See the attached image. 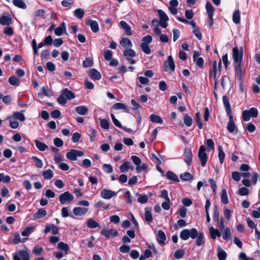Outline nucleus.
Wrapping results in <instances>:
<instances>
[{
	"instance_id": "nucleus-2",
	"label": "nucleus",
	"mask_w": 260,
	"mask_h": 260,
	"mask_svg": "<svg viewBox=\"0 0 260 260\" xmlns=\"http://www.w3.org/2000/svg\"><path fill=\"white\" fill-rule=\"evenodd\" d=\"M13 260H30L29 250L25 247V250H18L13 254Z\"/></svg>"
},
{
	"instance_id": "nucleus-9",
	"label": "nucleus",
	"mask_w": 260,
	"mask_h": 260,
	"mask_svg": "<svg viewBox=\"0 0 260 260\" xmlns=\"http://www.w3.org/2000/svg\"><path fill=\"white\" fill-rule=\"evenodd\" d=\"M184 161L188 166H190L192 158L191 150L190 148H185L184 151Z\"/></svg>"
},
{
	"instance_id": "nucleus-14",
	"label": "nucleus",
	"mask_w": 260,
	"mask_h": 260,
	"mask_svg": "<svg viewBox=\"0 0 260 260\" xmlns=\"http://www.w3.org/2000/svg\"><path fill=\"white\" fill-rule=\"evenodd\" d=\"M68 35L66 31V25L64 22H62L60 26L57 27L54 30L55 34L57 36H60L62 35L63 32Z\"/></svg>"
},
{
	"instance_id": "nucleus-62",
	"label": "nucleus",
	"mask_w": 260,
	"mask_h": 260,
	"mask_svg": "<svg viewBox=\"0 0 260 260\" xmlns=\"http://www.w3.org/2000/svg\"><path fill=\"white\" fill-rule=\"evenodd\" d=\"M8 119H10V126L13 129H16L18 127L19 123L17 121H13L11 119V117L7 118Z\"/></svg>"
},
{
	"instance_id": "nucleus-42",
	"label": "nucleus",
	"mask_w": 260,
	"mask_h": 260,
	"mask_svg": "<svg viewBox=\"0 0 260 260\" xmlns=\"http://www.w3.org/2000/svg\"><path fill=\"white\" fill-rule=\"evenodd\" d=\"M218 158L219 159V161L221 164H222L224 161V158L225 156V153L223 151L222 147L221 146H219L218 147Z\"/></svg>"
},
{
	"instance_id": "nucleus-48",
	"label": "nucleus",
	"mask_w": 260,
	"mask_h": 260,
	"mask_svg": "<svg viewBox=\"0 0 260 260\" xmlns=\"http://www.w3.org/2000/svg\"><path fill=\"white\" fill-rule=\"evenodd\" d=\"M57 247L59 249H60L63 251H64L66 253L70 249L69 245L67 244L64 243L63 242H59L57 245Z\"/></svg>"
},
{
	"instance_id": "nucleus-12",
	"label": "nucleus",
	"mask_w": 260,
	"mask_h": 260,
	"mask_svg": "<svg viewBox=\"0 0 260 260\" xmlns=\"http://www.w3.org/2000/svg\"><path fill=\"white\" fill-rule=\"evenodd\" d=\"M220 70L217 67V62L216 60L213 61V69L210 70L209 72V76L210 77H213L215 81H216L217 78L216 76L218 73H220Z\"/></svg>"
},
{
	"instance_id": "nucleus-49",
	"label": "nucleus",
	"mask_w": 260,
	"mask_h": 260,
	"mask_svg": "<svg viewBox=\"0 0 260 260\" xmlns=\"http://www.w3.org/2000/svg\"><path fill=\"white\" fill-rule=\"evenodd\" d=\"M113 108L115 110H119V109H124L125 110H127V107L123 103H117L113 105Z\"/></svg>"
},
{
	"instance_id": "nucleus-56",
	"label": "nucleus",
	"mask_w": 260,
	"mask_h": 260,
	"mask_svg": "<svg viewBox=\"0 0 260 260\" xmlns=\"http://www.w3.org/2000/svg\"><path fill=\"white\" fill-rule=\"evenodd\" d=\"M184 123L187 126H190L191 125L192 123V119L190 116H189L187 115H184Z\"/></svg>"
},
{
	"instance_id": "nucleus-1",
	"label": "nucleus",
	"mask_w": 260,
	"mask_h": 260,
	"mask_svg": "<svg viewBox=\"0 0 260 260\" xmlns=\"http://www.w3.org/2000/svg\"><path fill=\"white\" fill-rule=\"evenodd\" d=\"M197 236V230L195 228L184 229L180 233V237L183 240H187L190 237L195 239Z\"/></svg>"
},
{
	"instance_id": "nucleus-28",
	"label": "nucleus",
	"mask_w": 260,
	"mask_h": 260,
	"mask_svg": "<svg viewBox=\"0 0 260 260\" xmlns=\"http://www.w3.org/2000/svg\"><path fill=\"white\" fill-rule=\"evenodd\" d=\"M197 235L196 243L198 246H201L204 244V234L197 231Z\"/></svg>"
},
{
	"instance_id": "nucleus-52",
	"label": "nucleus",
	"mask_w": 260,
	"mask_h": 260,
	"mask_svg": "<svg viewBox=\"0 0 260 260\" xmlns=\"http://www.w3.org/2000/svg\"><path fill=\"white\" fill-rule=\"evenodd\" d=\"M206 144L208 147V151H210L214 149V143L211 139H207L206 142Z\"/></svg>"
},
{
	"instance_id": "nucleus-13",
	"label": "nucleus",
	"mask_w": 260,
	"mask_h": 260,
	"mask_svg": "<svg viewBox=\"0 0 260 260\" xmlns=\"http://www.w3.org/2000/svg\"><path fill=\"white\" fill-rule=\"evenodd\" d=\"M164 66L166 68V71H167V69L169 68L172 71H174L175 65L173 58L171 55L168 57L167 60L164 63Z\"/></svg>"
},
{
	"instance_id": "nucleus-20",
	"label": "nucleus",
	"mask_w": 260,
	"mask_h": 260,
	"mask_svg": "<svg viewBox=\"0 0 260 260\" xmlns=\"http://www.w3.org/2000/svg\"><path fill=\"white\" fill-rule=\"evenodd\" d=\"M157 242L160 244H165L166 240V236L165 233L162 230H159L157 232Z\"/></svg>"
},
{
	"instance_id": "nucleus-22",
	"label": "nucleus",
	"mask_w": 260,
	"mask_h": 260,
	"mask_svg": "<svg viewBox=\"0 0 260 260\" xmlns=\"http://www.w3.org/2000/svg\"><path fill=\"white\" fill-rule=\"evenodd\" d=\"M206 9L207 10V13L208 15L209 18H211V17H213L214 13L215 12V9L212 6L211 4L207 2L206 4Z\"/></svg>"
},
{
	"instance_id": "nucleus-26",
	"label": "nucleus",
	"mask_w": 260,
	"mask_h": 260,
	"mask_svg": "<svg viewBox=\"0 0 260 260\" xmlns=\"http://www.w3.org/2000/svg\"><path fill=\"white\" fill-rule=\"evenodd\" d=\"M25 110H21V112H14L13 114V117L18 119L20 121H23L25 120V117L24 114H23V112H24Z\"/></svg>"
},
{
	"instance_id": "nucleus-39",
	"label": "nucleus",
	"mask_w": 260,
	"mask_h": 260,
	"mask_svg": "<svg viewBox=\"0 0 260 260\" xmlns=\"http://www.w3.org/2000/svg\"><path fill=\"white\" fill-rule=\"evenodd\" d=\"M150 119L152 122L157 123H162L163 122L162 118L159 116L154 114L150 116Z\"/></svg>"
},
{
	"instance_id": "nucleus-59",
	"label": "nucleus",
	"mask_w": 260,
	"mask_h": 260,
	"mask_svg": "<svg viewBox=\"0 0 260 260\" xmlns=\"http://www.w3.org/2000/svg\"><path fill=\"white\" fill-rule=\"evenodd\" d=\"M105 59L107 61L111 60L112 57V52L110 50H106L105 51L104 53Z\"/></svg>"
},
{
	"instance_id": "nucleus-6",
	"label": "nucleus",
	"mask_w": 260,
	"mask_h": 260,
	"mask_svg": "<svg viewBox=\"0 0 260 260\" xmlns=\"http://www.w3.org/2000/svg\"><path fill=\"white\" fill-rule=\"evenodd\" d=\"M83 155L84 153L82 151L76 149H71L67 153L66 157L69 160L75 161L77 160V157L82 156Z\"/></svg>"
},
{
	"instance_id": "nucleus-43",
	"label": "nucleus",
	"mask_w": 260,
	"mask_h": 260,
	"mask_svg": "<svg viewBox=\"0 0 260 260\" xmlns=\"http://www.w3.org/2000/svg\"><path fill=\"white\" fill-rule=\"evenodd\" d=\"M74 16L79 19L83 18L84 15V11L81 8L76 9L74 12Z\"/></svg>"
},
{
	"instance_id": "nucleus-35",
	"label": "nucleus",
	"mask_w": 260,
	"mask_h": 260,
	"mask_svg": "<svg viewBox=\"0 0 260 260\" xmlns=\"http://www.w3.org/2000/svg\"><path fill=\"white\" fill-rule=\"evenodd\" d=\"M166 176L167 178L170 180H172L176 182H178L179 181L177 176L172 171H168L167 173Z\"/></svg>"
},
{
	"instance_id": "nucleus-27",
	"label": "nucleus",
	"mask_w": 260,
	"mask_h": 260,
	"mask_svg": "<svg viewBox=\"0 0 260 260\" xmlns=\"http://www.w3.org/2000/svg\"><path fill=\"white\" fill-rule=\"evenodd\" d=\"M76 112L82 115H86L88 113V109L85 106H78L75 108Z\"/></svg>"
},
{
	"instance_id": "nucleus-18",
	"label": "nucleus",
	"mask_w": 260,
	"mask_h": 260,
	"mask_svg": "<svg viewBox=\"0 0 260 260\" xmlns=\"http://www.w3.org/2000/svg\"><path fill=\"white\" fill-rule=\"evenodd\" d=\"M222 233V238L225 241H229L231 238V232L229 228L220 230Z\"/></svg>"
},
{
	"instance_id": "nucleus-37",
	"label": "nucleus",
	"mask_w": 260,
	"mask_h": 260,
	"mask_svg": "<svg viewBox=\"0 0 260 260\" xmlns=\"http://www.w3.org/2000/svg\"><path fill=\"white\" fill-rule=\"evenodd\" d=\"M120 44L123 47H132V43L131 41L127 38H122V39L121 40V41L120 42Z\"/></svg>"
},
{
	"instance_id": "nucleus-45",
	"label": "nucleus",
	"mask_w": 260,
	"mask_h": 260,
	"mask_svg": "<svg viewBox=\"0 0 260 260\" xmlns=\"http://www.w3.org/2000/svg\"><path fill=\"white\" fill-rule=\"evenodd\" d=\"M95 207L96 208H102L103 209H108L109 208V204H106L102 201H99L95 205Z\"/></svg>"
},
{
	"instance_id": "nucleus-29",
	"label": "nucleus",
	"mask_w": 260,
	"mask_h": 260,
	"mask_svg": "<svg viewBox=\"0 0 260 260\" xmlns=\"http://www.w3.org/2000/svg\"><path fill=\"white\" fill-rule=\"evenodd\" d=\"M217 257L219 260H225L227 257V254L220 247L217 248Z\"/></svg>"
},
{
	"instance_id": "nucleus-21",
	"label": "nucleus",
	"mask_w": 260,
	"mask_h": 260,
	"mask_svg": "<svg viewBox=\"0 0 260 260\" xmlns=\"http://www.w3.org/2000/svg\"><path fill=\"white\" fill-rule=\"evenodd\" d=\"M12 23V18L8 16L0 17V24L2 25H9Z\"/></svg>"
},
{
	"instance_id": "nucleus-54",
	"label": "nucleus",
	"mask_w": 260,
	"mask_h": 260,
	"mask_svg": "<svg viewBox=\"0 0 260 260\" xmlns=\"http://www.w3.org/2000/svg\"><path fill=\"white\" fill-rule=\"evenodd\" d=\"M130 162L128 161H125L122 164L120 167V170L121 172H126L128 171L129 169Z\"/></svg>"
},
{
	"instance_id": "nucleus-10",
	"label": "nucleus",
	"mask_w": 260,
	"mask_h": 260,
	"mask_svg": "<svg viewBox=\"0 0 260 260\" xmlns=\"http://www.w3.org/2000/svg\"><path fill=\"white\" fill-rule=\"evenodd\" d=\"M101 234L105 236L107 239H109L111 237H116L118 235L117 231L113 229L109 230L105 229H103L101 232Z\"/></svg>"
},
{
	"instance_id": "nucleus-46",
	"label": "nucleus",
	"mask_w": 260,
	"mask_h": 260,
	"mask_svg": "<svg viewBox=\"0 0 260 260\" xmlns=\"http://www.w3.org/2000/svg\"><path fill=\"white\" fill-rule=\"evenodd\" d=\"M35 227L33 226L26 227L24 231L21 232L22 236L26 237L29 236L34 230Z\"/></svg>"
},
{
	"instance_id": "nucleus-53",
	"label": "nucleus",
	"mask_w": 260,
	"mask_h": 260,
	"mask_svg": "<svg viewBox=\"0 0 260 260\" xmlns=\"http://www.w3.org/2000/svg\"><path fill=\"white\" fill-rule=\"evenodd\" d=\"M100 125L101 126L105 129H108L109 128V122L106 119H100Z\"/></svg>"
},
{
	"instance_id": "nucleus-58",
	"label": "nucleus",
	"mask_w": 260,
	"mask_h": 260,
	"mask_svg": "<svg viewBox=\"0 0 260 260\" xmlns=\"http://www.w3.org/2000/svg\"><path fill=\"white\" fill-rule=\"evenodd\" d=\"M21 242V237L18 233H15L12 239V243L17 244Z\"/></svg>"
},
{
	"instance_id": "nucleus-25",
	"label": "nucleus",
	"mask_w": 260,
	"mask_h": 260,
	"mask_svg": "<svg viewBox=\"0 0 260 260\" xmlns=\"http://www.w3.org/2000/svg\"><path fill=\"white\" fill-rule=\"evenodd\" d=\"M47 214V211L43 208L40 209L34 215V217L35 219H41L44 217Z\"/></svg>"
},
{
	"instance_id": "nucleus-4",
	"label": "nucleus",
	"mask_w": 260,
	"mask_h": 260,
	"mask_svg": "<svg viewBox=\"0 0 260 260\" xmlns=\"http://www.w3.org/2000/svg\"><path fill=\"white\" fill-rule=\"evenodd\" d=\"M198 156L201 161V166L205 167L207 161L208 156L206 153V148L204 145L200 146Z\"/></svg>"
},
{
	"instance_id": "nucleus-63",
	"label": "nucleus",
	"mask_w": 260,
	"mask_h": 260,
	"mask_svg": "<svg viewBox=\"0 0 260 260\" xmlns=\"http://www.w3.org/2000/svg\"><path fill=\"white\" fill-rule=\"evenodd\" d=\"M152 41V37L151 35H148L142 39V42L145 44L149 45Z\"/></svg>"
},
{
	"instance_id": "nucleus-57",
	"label": "nucleus",
	"mask_w": 260,
	"mask_h": 260,
	"mask_svg": "<svg viewBox=\"0 0 260 260\" xmlns=\"http://www.w3.org/2000/svg\"><path fill=\"white\" fill-rule=\"evenodd\" d=\"M248 112L252 117L256 118L258 116V111L255 108H251L249 110H248Z\"/></svg>"
},
{
	"instance_id": "nucleus-5",
	"label": "nucleus",
	"mask_w": 260,
	"mask_h": 260,
	"mask_svg": "<svg viewBox=\"0 0 260 260\" xmlns=\"http://www.w3.org/2000/svg\"><path fill=\"white\" fill-rule=\"evenodd\" d=\"M74 196L69 191H66L59 195V201L61 204L70 203L74 200Z\"/></svg>"
},
{
	"instance_id": "nucleus-32",
	"label": "nucleus",
	"mask_w": 260,
	"mask_h": 260,
	"mask_svg": "<svg viewBox=\"0 0 260 260\" xmlns=\"http://www.w3.org/2000/svg\"><path fill=\"white\" fill-rule=\"evenodd\" d=\"M13 4L15 6L22 9H26L27 6L23 0H13Z\"/></svg>"
},
{
	"instance_id": "nucleus-47",
	"label": "nucleus",
	"mask_w": 260,
	"mask_h": 260,
	"mask_svg": "<svg viewBox=\"0 0 260 260\" xmlns=\"http://www.w3.org/2000/svg\"><path fill=\"white\" fill-rule=\"evenodd\" d=\"M31 158L35 161V165L37 168L41 169L43 167V162L41 159L35 156H32Z\"/></svg>"
},
{
	"instance_id": "nucleus-60",
	"label": "nucleus",
	"mask_w": 260,
	"mask_h": 260,
	"mask_svg": "<svg viewBox=\"0 0 260 260\" xmlns=\"http://www.w3.org/2000/svg\"><path fill=\"white\" fill-rule=\"evenodd\" d=\"M67 100H68L62 95L61 93L57 99L58 103L61 105H64L67 103Z\"/></svg>"
},
{
	"instance_id": "nucleus-44",
	"label": "nucleus",
	"mask_w": 260,
	"mask_h": 260,
	"mask_svg": "<svg viewBox=\"0 0 260 260\" xmlns=\"http://www.w3.org/2000/svg\"><path fill=\"white\" fill-rule=\"evenodd\" d=\"M180 178L184 181H189L193 179V176L188 172H185L180 175Z\"/></svg>"
},
{
	"instance_id": "nucleus-8",
	"label": "nucleus",
	"mask_w": 260,
	"mask_h": 260,
	"mask_svg": "<svg viewBox=\"0 0 260 260\" xmlns=\"http://www.w3.org/2000/svg\"><path fill=\"white\" fill-rule=\"evenodd\" d=\"M116 194V192L108 189H102L100 193L101 197L106 200H110Z\"/></svg>"
},
{
	"instance_id": "nucleus-38",
	"label": "nucleus",
	"mask_w": 260,
	"mask_h": 260,
	"mask_svg": "<svg viewBox=\"0 0 260 260\" xmlns=\"http://www.w3.org/2000/svg\"><path fill=\"white\" fill-rule=\"evenodd\" d=\"M86 223L87 226L91 229H94L100 226L99 223L92 218L88 219L86 221Z\"/></svg>"
},
{
	"instance_id": "nucleus-34",
	"label": "nucleus",
	"mask_w": 260,
	"mask_h": 260,
	"mask_svg": "<svg viewBox=\"0 0 260 260\" xmlns=\"http://www.w3.org/2000/svg\"><path fill=\"white\" fill-rule=\"evenodd\" d=\"M42 175L45 179L50 180L53 177L54 173L51 170L48 169L42 172Z\"/></svg>"
},
{
	"instance_id": "nucleus-23",
	"label": "nucleus",
	"mask_w": 260,
	"mask_h": 260,
	"mask_svg": "<svg viewBox=\"0 0 260 260\" xmlns=\"http://www.w3.org/2000/svg\"><path fill=\"white\" fill-rule=\"evenodd\" d=\"M209 232L210 234L211 238L212 239H215L216 237H220L221 234L220 232L216 229H214L213 227L211 226L209 228Z\"/></svg>"
},
{
	"instance_id": "nucleus-55",
	"label": "nucleus",
	"mask_w": 260,
	"mask_h": 260,
	"mask_svg": "<svg viewBox=\"0 0 260 260\" xmlns=\"http://www.w3.org/2000/svg\"><path fill=\"white\" fill-rule=\"evenodd\" d=\"M185 254L184 250L183 249H178L174 253V257L177 259H180L182 258Z\"/></svg>"
},
{
	"instance_id": "nucleus-3",
	"label": "nucleus",
	"mask_w": 260,
	"mask_h": 260,
	"mask_svg": "<svg viewBox=\"0 0 260 260\" xmlns=\"http://www.w3.org/2000/svg\"><path fill=\"white\" fill-rule=\"evenodd\" d=\"M232 52L234 63H242L243 55L242 47H241L240 49L237 47H234L233 48Z\"/></svg>"
},
{
	"instance_id": "nucleus-17",
	"label": "nucleus",
	"mask_w": 260,
	"mask_h": 260,
	"mask_svg": "<svg viewBox=\"0 0 260 260\" xmlns=\"http://www.w3.org/2000/svg\"><path fill=\"white\" fill-rule=\"evenodd\" d=\"M87 25L90 26L92 31L94 32H96L99 30V24L96 21L89 20L87 22Z\"/></svg>"
},
{
	"instance_id": "nucleus-16",
	"label": "nucleus",
	"mask_w": 260,
	"mask_h": 260,
	"mask_svg": "<svg viewBox=\"0 0 260 260\" xmlns=\"http://www.w3.org/2000/svg\"><path fill=\"white\" fill-rule=\"evenodd\" d=\"M234 66L237 76V79L239 80H241L242 79V63H234Z\"/></svg>"
},
{
	"instance_id": "nucleus-11",
	"label": "nucleus",
	"mask_w": 260,
	"mask_h": 260,
	"mask_svg": "<svg viewBox=\"0 0 260 260\" xmlns=\"http://www.w3.org/2000/svg\"><path fill=\"white\" fill-rule=\"evenodd\" d=\"M227 129L231 133H236L238 132L237 127L234 121L233 116H230L229 121L227 125Z\"/></svg>"
},
{
	"instance_id": "nucleus-41",
	"label": "nucleus",
	"mask_w": 260,
	"mask_h": 260,
	"mask_svg": "<svg viewBox=\"0 0 260 260\" xmlns=\"http://www.w3.org/2000/svg\"><path fill=\"white\" fill-rule=\"evenodd\" d=\"M20 80L18 79L16 76H11L9 79V83L13 86H18L20 84Z\"/></svg>"
},
{
	"instance_id": "nucleus-64",
	"label": "nucleus",
	"mask_w": 260,
	"mask_h": 260,
	"mask_svg": "<svg viewBox=\"0 0 260 260\" xmlns=\"http://www.w3.org/2000/svg\"><path fill=\"white\" fill-rule=\"evenodd\" d=\"M103 169L107 173H111L113 172L112 167L109 164H104Z\"/></svg>"
},
{
	"instance_id": "nucleus-15",
	"label": "nucleus",
	"mask_w": 260,
	"mask_h": 260,
	"mask_svg": "<svg viewBox=\"0 0 260 260\" xmlns=\"http://www.w3.org/2000/svg\"><path fill=\"white\" fill-rule=\"evenodd\" d=\"M88 208L80 207H75L73 209V213L77 216H82L88 212Z\"/></svg>"
},
{
	"instance_id": "nucleus-31",
	"label": "nucleus",
	"mask_w": 260,
	"mask_h": 260,
	"mask_svg": "<svg viewBox=\"0 0 260 260\" xmlns=\"http://www.w3.org/2000/svg\"><path fill=\"white\" fill-rule=\"evenodd\" d=\"M145 218L148 222H151L153 220L152 215L151 214V209L146 207L145 208Z\"/></svg>"
},
{
	"instance_id": "nucleus-24",
	"label": "nucleus",
	"mask_w": 260,
	"mask_h": 260,
	"mask_svg": "<svg viewBox=\"0 0 260 260\" xmlns=\"http://www.w3.org/2000/svg\"><path fill=\"white\" fill-rule=\"evenodd\" d=\"M61 93L67 100H71L75 98V95L73 92L72 91L68 90V88L64 89L62 91Z\"/></svg>"
},
{
	"instance_id": "nucleus-40",
	"label": "nucleus",
	"mask_w": 260,
	"mask_h": 260,
	"mask_svg": "<svg viewBox=\"0 0 260 260\" xmlns=\"http://www.w3.org/2000/svg\"><path fill=\"white\" fill-rule=\"evenodd\" d=\"M221 202L224 205L228 203L229 200L228 195L225 189H222L221 191V194L220 197Z\"/></svg>"
},
{
	"instance_id": "nucleus-61",
	"label": "nucleus",
	"mask_w": 260,
	"mask_h": 260,
	"mask_svg": "<svg viewBox=\"0 0 260 260\" xmlns=\"http://www.w3.org/2000/svg\"><path fill=\"white\" fill-rule=\"evenodd\" d=\"M93 65L92 60L89 57L86 58L83 62V66L85 68H88Z\"/></svg>"
},
{
	"instance_id": "nucleus-33",
	"label": "nucleus",
	"mask_w": 260,
	"mask_h": 260,
	"mask_svg": "<svg viewBox=\"0 0 260 260\" xmlns=\"http://www.w3.org/2000/svg\"><path fill=\"white\" fill-rule=\"evenodd\" d=\"M35 143L37 148L41 151H44L48 148V146L45 143L39 141L38 140H35Z\"/></svg>"
},
{
	"instance_id": "nucleus-19",
	"label": "nucleus",
	"mask_w": 260,
	"mask_h": 260,
	"mask_svg": "<svg viewBox=\"0 0 260 260\" xmlns=\"http://www.w3.org/2000/svg\"><path fill=\"white\" fill-rule=\"evenodd\" d=\"M120 25V26L125 30V32L127 36H131L132 35L131 27L125 21H121Z\"/></svg>"
},
{
	"instance_id": "nucleus-30",
	"label": "nucleus",
	"mask_w": 260,
	"mask_h": 260,
	"mask_svg": "<svg viewBox=\"0 0 260 260\" xmlns=\"http://www.w3.org/2000/svg\"><path fill=\"white\" fill-rule=\"evenodd\" d=\"M89 76L93 79L95 80H100L101 79V75L100 73L95 69H92L90 71Z\"/></svg>"
},
{
	"instance_id": "nucleus-7",
	"label": "nucleus",
	"mask_w": 260,
	"mask_h": 260,
	"mask_svg": "<svg viewBox=\"0 0 260 260\" xmlns=\"http://www.w3.org/2000/svg\"><path fill=\"white\" fill-rule=\"evenodd\" d=\"M123 55L131 64H134L136 63V61L133 59V57L136 56V52L132 49H125L123 51Z\"/></svg>"
},
{
	"instance_id": "nucleus-51",
	"label": "nucleus",
	"mask_w": 260,
	"mask_h": 260,
	"mask_svg": "<svg viewBox=\"0 0 260 260\" xmlns=\"http://www.w3.org/2000/svg\"><path fill=\"white\" fill-rule=\"evenodd\" d=\"M158 14L160 17V21H168L169 17L165 12L161 10H158L157 11Z\"/></svg>"
},
{
	"instance_id": "nucleus-50",
	"label": "nucleus",
	"mask_w": 260,
	"mask_h": 260,
	"mask_svg": "<svg viewBox=\"0 0 260 260\" xmlns=\"http://www.w3.org/2000/svg\"><path fill=\"white\" fill-rule=\"evenodd\" d=\"M142 51L146 54H150L151 52L149 45L145 44L144 43H141L140 44Z\"/></svg>"
},
{
	"instance_id": "nucleus-36",
	"label": "nucleus",
	"mask_w": 260,
	"mask_h": 260,
	"mask_svg": "<svg viewBox=\"0 0 260 260\" xmlns=\"http://www.w3.org/2000/svg\"><path fill=\"white\" fill-rule=\"evenodd\" d=\"M233 21L236 24L240 22V12L239 9L236 10L233 14Z\"/></svg>"
}]
</instances>
